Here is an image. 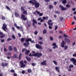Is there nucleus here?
<instances>
[{"instance_id": "obj_1", "label": "nucleus", "mask_w": 76, "mask_h": 76, "mask_svg": "<svg viewBox=\"0 0 76 76\" xmlns=\"http://www.w3.org/2000/svg\"><path fill=\"white\" fill-rule=\"evenodd\" d=\"M29 3L32 4V6L34 5L35 7L37 9L39 7L40 4L37 1V0H31L29 1Z\"/></svg>"}, {"instance_id": "obj_26", "label": "nucleus", "mask_w": 76, "mask_h": 76, "mask_svg": "<svg viewBox=\"0 0 76 76\" xmlns=\"http://www.w3.org/2000/svg\"><path fill=\"white\" fill-rule=\"evenodd\" d=\"M14 25L15 27H16V28L17 29L19 28V26H18L17 25V24L16 23H14Z\"/></svg>"}, {"instance_id": "obj_21", "label": "nucleus", "mask_w": 76, "mask_h": 76, "mask_svg": "<svg viewBox=\"0 0 76 76\" xmlns=\"http://www.w3.org/2000/svg\"><path fill=\"white\" fill-rule=\"evenodd\" d=\"M15 15L16 17V18H18V17H19V14L17 12H15Z\"/></svg>"}, {"instance_id": "obj_45", "label": "nucleus", "mask_w": 76, "mask_h": 76, "mask_svg": "<svg viewBox=\"0 0 76 76\" xmlns=\"http://www.w3.org/2000/svg\"><path fill=\"white\" fill-rule=\"evenodd\" d=\"M31 72H32V70H31V69H28V73H31Z\"/></svg>"}, {"instance_id": "obj_35", "label": "nucleus", "mask_w": 76, "mask_h": 76, "mask_svg": "<svg viewBox=\"0 0 76 76\" xmlns=\"http://www.w3.org/2000/svg\"><path fill=\"white\" fill-rule=\"evenodd\" d=\"M23 11V13L24 15H26L27 14V11L26 10H24Z\"/></svg>"}, {"instance_id": "obj_42", "label": "nucleus", "mask_w": 76, "mask_h": 76, "mask_svg": "<svg viewBox=\"0 0 76 76\" xmlns=\"http://www.w3.org/2000/svg\"><path fill=\"white\" fill-rule=\"evenodd\" d=\"M6 7L7 9V10H10V8L9 7H8V6H6Z\"/></svg>"}, {"instance_id": "obj_48", "label": "nucleus", "mask_w": 76, "mask_h": 76, "mask_svg": "<svg viewBox=\"0 0 76 76\" xmlns=\"http://www.w3.org/2000/svg\"><path fill=\"white\" fill-rule=\"evenodd\" d=\"M14 50L15 52H17L18 51L17 50V49H16V48L15 47L14 48Z\"/></svg>"}, {"instance_id": "obj_14", "label": "nucleus", "mask_w": 76, "mask_h": 76, "mask_svg": "<svg viewBox=\"0 0 76 76\" xmlns=\"http://www.w3.org/2000/svg\"><path fill=\"white\" fill-rule=\"evenodd\" d=\"M47 60H45L43 61L41 63V65H47Z\"/></svg>"}, {"instance_id": "obj_15", "label": "nucleus", "mask_w": 76, "mask_h": 76, "mask_svg": "<svg viewBox=\"0 0 76 76\" xmlns=\"http://www.w3.org/2000/svg\"><path fill=\"white\" fill-rule=\"evenodd\" d=\"M26 24L27 25L28 27H29L31 26V22L30 21H27Z\"/></svg>"}, {"instance_id": "obj_47", "label": "nucleus", "mask_w": 76, "mask_h": 76, "mask_svg": "<svg viewBox=\"0 0 76 76\" xmlns=\"http://www.w3.org/2000/svg\"><path fill=\"white\" fill-rule=\"evenodd\" d=\"M12 38L14 39H15L16 38V37L14 35H12Z\"/></svg>"}, {"instance_id": "obj_60", "label": "nucleus", "mask_w": 76, "mask_h": 76, "mask_svg": "<svg viewBox=\"0 0 76 76\" xmlns=\"http://www.w3.org/2000/svg\"><path fill=\"white\" fill-rule=\"evenodd\" d=\"M8 55H10V56H11L12 55V53L10 52H8Z\"/></svg>"}, {"instance_id": "obj_18", "label": "nucleus", "mask_w": 76, "mask_h": 76, "mask_svg": "<svg viewBox=\"0 0 76 76\" xmlns=\"http://www.w3.org/2000/svg\"><path fill=\"white\" fill-rule=\"evenodd\" d=\"M8 50L9 51H12V50H13V48H12V47L11 46H10L8 47Z\"/></svg>"}, {"instance_id": "obj_52", "label": "nucleus", "mask_w": 76, "mask_h": 76, "mask_svg": "<svg viewBox=\"0 0 76 76\" xmlns=\"http://www.w3.org/2000/svg\"><path fill=\"white\" fill-rule=\"evenodd\" d=\"M36 12H37V13L38 15H39V14H40V12H39V11H38L37 10H36Z\"/></svg>"}, {"instance_id": "obj_34", "label": "nucleus", "mask_w": 76, "mask_h": 76, "mask_svg": "<svg viewBox=\"0 0 76 76\" xmlns=\"http://www.w3.org/2000/svg\"><path fill=\"white\" fill-rule=\"evenodd\" d=\"M56 14H58V15H60V12L59 11H56L55 12Z\"/></svg>"}, {"instance_id": "obj_38", "label": "nucleus", "mask_w": 76, "mask_h": 76, "mask_svg": "<svg viewBox=\"0 0 76 76\" xmlns=\"http://www.w3.org/2000/svg\"><path fill=\"white\" fill-rule=\"evenodd\" d=\"M50 41H53V37L51 36L50 37Z\"/></svg>"}, {"instance_id": "obj_49", "label": "nucleus", "mask_w": 76, "mask_h": 76, "mask_svg": "<svg viewBox=\"0 0 76 76\" xmlns=\"http://www.w3.org/2000/svg\"><path fill=\"white\" fill-rule=\"evenodd\" d=\"M45 2L46 3H48V2H50V0H44Z\"/></svg>"}, {"instance_id": "obj_2", "label": "nucleus", "mask_w": 76, "mask_h": 76, "mask_svg": "<svg viewBox=\"0 0 76 76\" xmlns=\"http://www.w3.org/2000/svg\"><path fill=\"white\" fill-rule=\"evenodd\" d=\"M26 41L27 42V43H24L23 45L25 46L26 47H28V45H29V41H30L31 43H34V40L32 41V39L30 38L26 39Z\"/></svg>"}, {"instance_id": "obj_19", "label": "nucleus", "mask_w": 76, "mask_h": 76, "mask_svg": "<svg viewBox=\"0 0 76 76\" xmlns=\"http://www.w3.org/2000/svg\"><path fill=\"white\" fill-rule=\"evenodd\" d=\"M55 69L58 73H60V70H59V68L57 66H56L55 67Z\"/></svg>"}, {"instance_id": "obj_31", "label": "nucleus", "mask_w": 76, "mask_h": 76, "mask_svg": "<svg viewBox=\"0 0 76 76\" xmlns=\"http://www.w3.org/2000/svg\"><path fill=\"white\" fill-rule=\"evenodd\" d=\"M21 42H23L25 41V38H22L21 39Z\"/></svg>"}, {"instance_id": "obj_20", "label": "nucleus", "mask_w": 76, "mask_h": 76, "mask_svg": "<svg viewBox=\"0 0 76 76\" xmlns=\"http://www.w3.org/2000/svg\"><path fill=\"white\" fill-rule=\"evenodd\" d=\"M65 41L66 42H70V40L69 39H67V38H64Z\"/></svg>"}, {"instance_id": "obj_63", "label": "nucleus", "mask_w": 76, "mask_h": 76, "mask_svg": "<svg viewBox=\"0 0 76 76\" xmlns=\"http://www.w3.org/2000/svg\"><path fill=\"white\" fill-rule=\"evenodd\" d=\"M49 29H52V26H49Z\"/></svg>"}, {"instance_id": "obj_33", "label": "nucleus", "mask_w": 76, "mask_h": 76, "mask_svg": "<svg viewBox=\"0 0 76 76\" xmlns=\"http://www.w3.org/2000/svg\"><path fill=\"white\" fill-rule=\"evenodd\" d=\"M74 67V66H73V65L71 64L69 66V68H73Z\"/></svg>"}, {"instance_id": "obj_62", "label": "nucleus", "mask_w": 76, "mask_h": 76, "mask_svg": "<svg viewBox=\"0 0 76 76\" xmlns=\"http://www.w3.org/2000/svg\"><path fill=\"white\" fill-rule=\"evenodd\" d=\"M64 37H66V38H67V37H68V36L66 35L65 34H64Z\"/></svg>"}, {"instance_id": "obj_59", "label": "nucleus", "mask_w": 76, "mask_h": 76, "mask_svg": "<svg viewBox=\"0 0 76 76\" xmlns=\"http://www.w3.org/2000/svg\"><path fill=\"white\" fill-rule=\"evenodd\" d=\"M73 57H76V53L75 54H73L72 55Z\"/></svg>"}, {"instance_id": "obj_57", "label": "nucleus", "mask_w": 76, "mask_h": 76, "mask_svg": "<svg viewBox=\"0 0 76 76\" xmlns=\"http://www.w3.org/2000/svg\"><path fill=\"white\" fill-rule=\"evenodd\" d=\"M72 71V69H71V68H69V69H68V72H71Z\"/></svg>"}, {"instance_id": "obj_8", "label": "nucleus", "mask_w": 76, "mask_h": 76, "mask_svg": "<svg viewBox=\"0 0 76 76\" xmlns=\"http://www.w3.org/2000/svg\"><path fill=\"white\" fill-rule=\"evenodd\" d=\"M36 47L38 49H42V46L39 45L38 44H36Z\"/></svg>"}, {"instance_id": "obj_37", "label": "nucleus", "mask_w": 76, "mask_h": 76, "mask_svg": "<svg viewBox=\"0 0 76 76\" xmlns=\"http://www.w3.org/2000/svg\"><path fill=\"white\" fill-rule=\"evenodd\" d=\"M64 50H67V49L68 48V46H67V45H65L64 46Z\"/></svg>"}, {"instance_id": "obj_12", "label": "nucleus", "mask_w": 76, "mask_h": 76, "mask_svg": "<svg viewBox=\"0 0 76 76\" xmlns=\"http://www.w3.org/2000/svg\"><path fill=\"white\" fill-rule=\"evenodd\" d=\"M1 64L2 67H5V66H9V64L7 63H5L4 64V63H1Z\"/></svg>"}, {"instance_id": "obj_3", "label": "nucleus", "mask_w": 76, "mask_h": 76, "mask_svg": "<svg viewBox=\"0 0 76 76\" xmlns=\"http://www.w3.org/2000/svg\"><path fill=\"white\" fill-rule=\"evenodd\" d=\"M42 56V54L41 53L37 52L33 54L32 56L33 57H37V58H39L40 57H41Z\"/></svg>"}, {"instance_id": "obj_25", "label": "nucleus", "mask_w": 76, "mask_h": 76, "mask_svg": "<svg viewBox=\"0 0 76 76\" xmlns=\"http://www.w3.org/2000/svg\"><path fill=\"white\" fill-rule=\"evenodd\" d=\"M63 4H66L67 3V0H63L62 1Z\"/></svg>"}, {"instance_id": "obj_10", "label": "nucleus", "mask_w": 76, "mask_h": 76, "mask_svg": "<svg viewBox=\"0 0 76 76\" xmlns=\"http://www.w3.org/2000/svg\"><path fill=\"white\" fill-rule=\"evenodd\" d=\"M52 45L54 46L53 47V49H56V48L58 47V46L57 45L56 43H53L52 44Z\"/></svg>"}, {"instance_id": "obj_53", "label": "nucleus", "mask_w": 76, "mask_h": 76, "mask_svg": "<svg viewBox=\"0 0 76 76\" xmlns=\"http://www.w3.org/2000/svg\"><path fill=\"white\" fill-rule=\"evenodd\" d=\"M34 34L35 35H37V34H38V31H35Z\"/></svg>"}, {"instance_id": "obj_5", "label": "nucleus", "mask_w": 76, "mask_h": 76, "mask_svg": "<svg viewBox=\"0 0 76 76\" xmlns=\"http://www.w3.org/2000/svg\"><path fill=\"white\" fill-rule=\"evenodd\" d=\"M3 27H2V28L3 29V30H4V31H6V30H7V25H6V24H5V23H4L3 24Z\"/></svg>"}, {"instance_id": "obj_43", "label": "nucleus", "mask_w": 76, "mask_h": 76, "mask_svg": "<svg viewBox=\"0 0 76 76\" xmlns=\"http://www.w3.org/2000/svg\"><path fill=\"white\" fill-rule=\"evenodd\" d=\"M42 39V37H41V36H39L38 38V40H41Z\"/></svg>"}, {"instance_id": "obj_24", "label": "nucleus", "mask_w": 76, "mask_h": 76, "mask_svg": "<svg viewBox=\"0 0 76 76\" xmlns=\"http://www.w3.org/2000/svg\"><path fill=\"white\" fill-rule=\"evenodd\" d=\"M43 20H45V19H46V20H47L48 19V16H46V17H43L42 18Z\"/></svg>"}, {"instance_id": "obj_23", "label": "nucleus", "mask_w": 76, "mask_h": 76, "mask_svg": "<svg viewBox=\"0 0 76 76\" xmlns=\"http://www.w3.org/2000/svg\"><path fill=\"white\" fill-rule=\"evenodd\" d=\"M18 29H20V30L21 31H22V32L23 31V27H22L19 26V28Z\"/></svg>"}, {"instance_id": "obj_9", "label": "nucleus", "mask_w": 76, "mask_h": 76, "mask_svg": "<svg viewBox=\"0 0 76 76\" xmlns=\"http://www.w3.org/2000/svg\"><path fill=\"white\" fill-rule=\"evenodd\" d=\"M66 42L64 40H62L61 43V47L62 48H64V45H66Z\"/></svg>"}, {"instance_id": "obj_6", "label": "nucleus", "mask_w": 76, "mask_h": 76, "mask_svg": "<svg viewBox=\"0 0 76 76\" xmlns=\"http://www.w3.org/2000/svg\"><path fill=\"white\" fill-rule=\"evenodd\" d=\"M21 19H22L23 20H27L28 18L27 17H25V15L23 14L21 15Z\"/></svg>"}, {"instance_id": "obj_7", "label": "nucleus", "mask_w": 76, "mask_h": 76, "mask_svg": "<svg viewBox=\"0 0 76 76\" xmlns=\"http://www.w3.org/2000/svg\"><path fill=\"white\" fill-rule=\"evenodd\" d=\"M59 7L61 9V10L62 11H66V10H67V8L64 7L63 6L61 5H60L59 6Z\"/></svg>"}, {"instance_id": "obj_27", "label": "nucleus", "mask_w": 76, "mask_h": 76, "mask_svg": "<svg viewBox=\"0 0 76 76\" xmlns=\"http://www.w3.org/2000/svg\"><path fill=\"white\" fill-rule=\"evenodd\" d=\"M53 62L54 63V64H55V65L56 66L57 65V61H56L53 60Z\"/></svg>"}, {"instance_id": "obj_54", "label": "nucleus", "mask_w": 76, "mask_h": 76, "mask_svg": "<svg viewBox=\"0 0 76 76\" xmlns=\"http://www.w3.org/2000/svg\"><path fill=\"white\" fill-rule=\"evenodd\" d=\"M14 57L15 58H17V55L16 54H14Z\"/></svg>"}, {"instance_id": "obj_16", "label": "nucleus", "mask_w": 76, "mask_h": 76, "mask_svg": "<svg viewBox=\"0 0 76 76\" xmlns=\"http://www.w3.org/2000/svg\"><path fill=\"white\" fill-rule=\"evenodd\" d=\"M29 53H30V51H29V50H28L27 49H26L25 53V55H28Z\"/></svg>"}, {"instance_id": "obj_51", "label": "nucleus", "mask_w": 76, "mask_h": 76, "mask_svg": "<svg viewBox=\"0 0 76 76\" xmlns=\"http://www.w3.org/2000/svg\"><path fill=\"white\" fill-rule=\"evenodd\" d=\"M12 38H10L7 39V41H11V40H12Z\"/></svg>"}, {"instance_id": "obj_22", "label": "nucleus", "mask_w": 76, "mask_h": 76, "mask_svg": "<svg viewBox=\"0 0 76 76\" xmlns=\"http://www.w3.org/2000/svg\"><path fill=\"white\" fill-rule=\"evenodd\" d=\"M5 37V34H4L3 33L0 36V37L1 38H3L4 37Z\"/></svg>"}, {"instance_id": "obj_36", "label": "nucleus", "mask_w": 76, "mask_h": 76, "mask_svg": "<svg viewBox=\"0 0 76 76\" xmlns=\"http://www.w3.org/2000/svg\"><path fill=\"white\" fill-rule=\"evenodd\" d=\"M48 23L49 25H51V26H53V23H50L49 22H48Z\"/></svg>"}, {"instance_id": "obj_41", "label": "nucleus", "mask_w": 76, "mask_h": 76, "mask_svg": "<svg viewBox=\"0 0 76 76\" xmlns=\"http://www.w3.org/2000/svg\"><path fill=\"white\" fill-rule=\"evenodd\" d=\"M39 44L40 45H42L43 44V42L42 41H39Z\"/></svg>"}, {"instance_id": "obj_32", "label": "nucleus", "mask_w": 76, "mask_h": 76, "mask_svg": "<svg viewBox=\"0 0 76 76\" xmlns=\"http://www.w3.org/2000/svg\"><path fill=\"white\" fill-rule=\"evenodd\" d=\"M59 20L61 21H61H62V20H63L64 19V18L63 17H59Z\"/></svg>"}, {"instance_id": "obj_44", "label": "nucleus", "mask_w": 76, "mask_h": 76, "mask_svg": "<svg viewBox=\"0 0 76 76\" xmlns=\"http://www.w3.org/2000/svg\"><path fill=\"white\" fill-rule=\"evenodd\" d=\"M10 72H11V73H15V72L14 70L12 69L11 70H10Z\"/></svg>"}, {"instance_id": "obj_55", "label": "nucleus", "mask_w": 76, "mask_h": 76, "mask_svg": "<svg viewBox=\"0 0 76 76\" xmlns=\"http://www.w3.org/2000/svg\"><path fill=\"white\" fill-rule=\"evenodd\" d=\"M41 19H42V18L41 17H39L38 18V20L39 21V20H41Z\"/></svg>"}, {"instance_id": "obj_28", "label": "nucleus", "mask_w": 76, "mask_h": 76, "mask_svg": "<svg viewBox=\"0 0 76 76\" xmlns=\"http://www.w3.org/2000/svg\"><path fill=\"white\" fill-rule=\"evenodd\" d=\"M47 33V30L46 29H44L43 31V34H45Z\"/></svg>"}, {"instance_id": "obj_29", "label": "nucleus", "mask_w": 76, "mask_h": 76, "mask_svg": "<svg viewBox=\"0 0 76 76\" xmlns=\"http://www.w3.org/2000/svg\"><path fill=\"white\" fill-rule=\"evenodd\" d=\"M21 11H24L25 10V8H24V7H21Z\"/></svg>"}, {"instance_id": "obj_4", "label": "nucleus", "mask_w": 76, "mask_h": 76, "mask_svg": "<svg viewBox=\"0 0 76 76\" xmlns=\"http://www.w3.org/2000/svg\"><path fill=\"white\" fill-rule=\"evenodd\" d=\"M70 61H72V63L75 66H76V59L75 58H72L70 59Z\"/></svg>"}, {"instance_id": "obj_13", "label": "nucleus", "mask_w": 76, "mask_h": 76, "mask_svg": "<svg viewBox=\"0 0 76 76\" xmlns=\"http://www.w3.org/2000/svg\"><path fill=\"white\" fill-rule=\"evenodd\" d=\"M32 21H33V23H32V25L33 26H35V24H37V20H36L33 19V20H32Z\"/></svg>"}, {"instance_id": "obj_58", "label": "nucleus", "mask_w": 76, "mask_h": 76, "mask_svg": "<svg viewBox=\"0 0 76 76\" xmlns=\"http://www.w3.org/2000/svg\"><path fill=\"white\" fill-rule=\"evenodd\" d=\"M12 30H13V31H15V27H12Z\"/></svg>"}, {"instance_id": "obj_17", "label": "nucleus", "mask_w": 76, "mask_h": 76, "mask_svg": "<svg viewBox=\"0 0 76 76\" xmlns=\"http://www.w3.org/2000/svg\"><path fill=\"white\" fill-rule=\"evenodd\" d=\"M26 58L27 59L28 61H31V59L29 57H27V56H26Z\"/></svg>"}, {"instance_id": "obj_56", "label": "nucleus", "mask_w": 76, "mask_h": 76, "mask_svg": "<svg viewBox=\"0 0 76 76\" xmlns=\"http://www.w3.org/2000/svg\"><path fill=\"white\" fill-rule=\"evenodd\" d=\"M25 50H26L25 48H23L22 50V52H24L25 51Z\"/></svg>"}, {"instance_id": "obj_39", "label": "nucleus", "mask_w": 76, "mask_h": 76, "mask_svg": "<svg viewBox=\"0 0 76 76\" xmlns=\"http://www.w3.org/2000/svg\"><path fill=\"white\" fill-rule=\"evenodd\" d=\"M31 65H32V66H36V63H32Z\"/></svg>"}, {"instance_id": "obj_30", "label": "nucleus", "mask_w": 76, "mask_h": 76, "mask_svg": "<svg viewBox=\"0 0 76 76\" xmlns=\"http://www.w3.org/2000/svg\"><path fill=\"white\" fill-rule=\"evenodd\" d=\"M22 57V53H20L19 55V59L20 60L21 59Z\"/></svg>"}, {"instance_id": "obj_50", "label": "nucleus", "mask_w": 76, "mask_h": 76, "mask_svg": "<svg viewBox=\"0 0 76 76\" xmlns=\"http://www.w3.org/2000/svg\"><path fill=\"white\" fill-rule=\"evenodd\" d=\"M66 7L67 8H69V7H70V5L69 4H67L66 5Z\"/></svg>"}, {"instance_id": "obj_61", "label": "nucleus", "mask_w": 76, "mask_h": 76, "mask_svg": "<svg viewBox=\"0 0 76 76\" xmlns=\"http://www.w3.org/2000/svg\"><path fill=\"white\" fill-rule=\"evenodd\" d=\"M57 28H58V27L57 26H55V30H56L57 29Z\"/></svg>"}, {"instance_id": "obj_46", "label": "nucleus", "mask_w": 76, "mask_h": 76, "mask_svg": "<svg viewBox=\"0 0 76 76\" xmlns=\"http://www.w3.org/2000/svg\"><path fill=\"white\" fill-rule=\"evenodd\" d=\"M6 19V18H5V17L2 16V20H5Z\"/></svg>"}, {"instance_id": "obj_64", "label": "nucleus", "mask_w": 76, "mask_h": 76, "mask_svg": "<svg viewBox=\"0 0 76 76\" xmlns=\"http://www.w3.org/2000/svg\"><path fill=\"white\" fill-rule=\"evenodd\" d=\"M13 75L14 76H17V74L16 73H14Z\"/></svg>"}, {"instance_id": "obj_11", "label": "nucleus", "mask_w": 76, "mask_h": 76, "mask_svg": "<svg viewBox=\"0 0 76 76\" xmlns=\"http://www.w3.org/2000/svg\"><path fill=\"white\" fill-rule=\"evenodd\" d=\"M20 63L21 65L20 66L21 67H23L25 66V64H23V61H20Z\"/></svg>"}, {"instance_id": "obj_40", "label": "nucleus", "mask_w": 76, "mask_h": 76, "mask_svg": "<svg viewBox=\"0 0 76 76\" xmlns=\"http://www.w3.org/2000/svg\"><path fill=\"white\" fill-rule=\"evenodd\" d=\"M49 7L50 9H51L52 8H53V6H52L51 5H50L49 6Z\"/></svg>"}]
</instances>
